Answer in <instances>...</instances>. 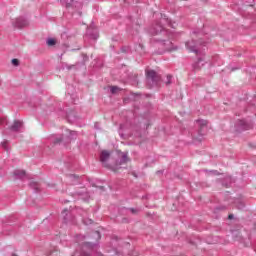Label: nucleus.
<instances>
[{"mask_svg":"<svg viewBox=\"0 0 256 256\" xmlns=\"http://www.w3.org/2000/svg\"><path fill=\"white\" fill-rule=\"evenodd\" d=\"M127 211L131 212L133 215H137L141 210L139 208H126Z\"/></svg>","mask_w":256,"mask_h":256,"instance_id":"b1692460","label":"nucleus"},{"mask_svg":"<svg viewBox=\"0 0 256 256\" xmlns=\"http://www.w3.org/2000/svg\"><path fill=\"white\" fill-rule=\"evenodd\" d=\"M62 141H63V138H60V139L58 138L55 140V143H61Z\"/></svg>","mask_w":256,"mask_h":256,"instance_id":"72a5a7b5","label":"nucleus"},{"mask_svg":"<svg viewBox=\"0 0 256 256\" xmlns=\"http://www.w3.org/2000/svg\"><path fill=\"white\" fill-rule=\"evenodd\" d=\"M23 127V123L21 121H14L13 125L10 126L11 131H19V128Z\"/></svg>","mask_w":256,"mask_h":256,"instance_id":"f3484780","label":"nucleus"},{"mask_svg":"<svg viewBox=\"0 0 256 256\" xmlns=\"http://www.w3.org/2000/svg\"><path fill=\"white\" fill-rule=\"evenodd\" d=\"M87 35L90 39H93V41H97V39H99V32H97V30H88Z\"/></svg>","mask_w":256,"mask_h":256,"instance_id":"2eb2a0df","label":"nucleus"},{"mask_svg":"<svg viewBox=\"0 0 256 256\" xmlns=\"http://www.w3.org/2000/svg\"><path fill=\"white\" fill-rule=\"evenodd\" d=\"M129 161V156L127 153H123L121 159L116 160V169H121L120 165H125Z\"/></svg>","mask_w":256,"mask_h":256,"instance_id":"9b49d317","label":"nucleus"},{"mask_svg":"<svg viewBox=\"0 0 256 256\" xmlns=\"http://www.w3.org/2000/svg\"><path fill=\"white\" fill-rule=\"evenodd\" d=\"M161 82V75L157 74L155 70H146V83L149 89L158 87Z\"/></svg>","mask_w":256,"mask_h":256,"instance_id":"7ed1b4c3","label":"nucleus"},{"mask_svg":"<svg viewBox=\"0 0 256 256\" xmlns=\"http://www.w3.org/2000/svg\"><path fill=\"white\" fill-rule=\"evenodd\" d=\"M65 9L67 13L73 15V13H77V11L81 9V2L75 0H66Z\"/></svg>","mask_w":256,"mask_h":256,"instance_id":"20e7f679","label":"nucleus"},{"mask_svg":"<svg viewBox=\"0 0 256 256\" xmlns=\"http://www.w3.org/2000/svg\"><path fill=\"white\" fill-rule=\"evenodd\" d=\"M94 128L97 129V130L101 129V128L99 127V122H95Z\"/></svg>","mask_w":256,"mask_h":256,"instance_id":"7c9ffc66","label":"nucleus"},{"mask_svg":"<svg viewBox=\"0 0 256 256\" xmlns=\"http://www.w3.org/2000/svg\"><path fill=\"white\" fill-rule=\"evenodd\" d=\"M56 43H57V39L55 38H48L46 41V45H48V47H55Z\"/></svg>","mask_w":256,"mask_h":256,"instance_id":"aec40b11","label":"nucleus"},{"mask_svg":"<svg viewBox=\"0 0 256 256\" xmlns=\"http://www.w3.org/2000/svg\"><path fill=\"white\" fill-rule=\"evenodd\" d=\"M12 256H17V254H12Z\"/></svg>","mask_w":256,"mask_h":256,"instance_id":"a19ab883","label":"nucleus"},{"mask_svg":"<svg viewBox=\"0 0 256 256\" xmlns=\"http://www.w3.org/2000/svg\"><path fill=\"white\" fill-rule=\"evenodd\" d=\"M228 219H229V221H231L232 219H235V215L229 214V215H228Z\"/></svg>","mask_w":256,"mask_h":256,"instance_id":"2f4dec72","label":"nucleus"},{"mask_svg":"<svg viewBox=\"0 0 256 256\" xmlns=\"http://www.w3.org/2000/svg\"><path fill=\"white\" fill-rule=\"evenodd\" d=\"M203 65H205V58L198 57L197 61L192 64V71L201 70V67H203Z\"/></svg>","mask_w":256,"mask_h":256,"instance_id":"1a4fd4ad","label":"nucleus"},{"mask_svg":"<svg viewBox=\"0 0 256 256\" xmlns=\"http://www.w3.org/2000/svg\"><path fill=\"white\" fill-rule=\"evenodd\" d=\"M234 205L236 209H239L240 211L245 209V202L239 198L234 200Z\"/></svg>","mask_w":256,"mask_h":256,"instance_id":"dca6fc26","label":"nucleus"},{"mask_svg":"<svg viewBox=\"0 0 256 256\" xmlns=\"http://www.w3.org/2000/svg\"><path fill=\"white\" fill-rule=\"evenodd\" d=\"M117 91H121V88L118 86H111L110 93H112V95H115V93H117Z\"/></svg>","mask_w":256,"mask_h":256,"instance_id":"412c9836","label":"nucleus"},{"mask_svg":"<svg viewBox=\"0 0 256 256\" xmlns=\"http://www.w3.org/2000/svg\"><path fill=\"white\" fill-rule=\"evenodd\" d=\"M76 195H78V197H81V199H83L84 201H89V192H87V191L76 192Z\"/></svg>","mask_w":256,"mask_h":256,"instance_id":"a211bd4d","label":"nucleus"},{"mask_svg":"<svg viewBox=\"0 0 256 256\" xmlns=\"http://www.w3.org/2000/svg\"><path fill=\"white\" fill-rule=\"evenodd\" d=\"M231 71H237V68H232Z\"/></svg>","mask_w":256,"mask_h":256,"instance_id":"ea45409f","label":"nucleus"},{"mask_svg":"<svg viewBox=\"0 0 256 256\" xmlns=\"http://www.w3.org/2000/svg\"><path fill=\"white\" fill-rule=\"evenodd\" d=\"M77 137H79L77 131L66 129L65 144L69 145L73 143V141H77Z\"/></svg>","mask_w":256,"mask_h":256,"instance_id":"423d86ee","label":"nucleus"},{"mask_svg":"<svg viewBox=\"0 0 256 256\" xmlns=\"http://www.w3.org/2000/svg\"><path fill=\"white\" fill-rule=\"evenodd\" d=\"M185 47L186 49H188V51H190V53H195L196 55H199V49L197 48V41H195L194 39L187 41L185 43Z\"/></svg>","mask_w":256,"mask_h":256,"instance_id":"0eeeda50","label":"nucleus"},{"mask_svg":"<svg viewBox=\"0 0 256 256\" xmlns=\"http://www.w3.org/2000/svg\"><path fill=\"white\" fill-rule=\"evenodd\" d=\"M83 55V61L82 62H77L74 65H66V68L68 71H71L73 69L74 71H79L81 68L85 67V62L89 61V56L87 54H82Z\"/></svg>","mask_w":256,"mask_h":256,"instance_id":"39448f33","label":"nucleus"},{"mask_svg":"<svg viewBox=\"0 0 256 256\" xmlns=\"http://www.w3.org/2000/svg\"><path fill=\"white\" fill-rule=\"evenodd\" d=\"M196 122L198 123V125H200L201 128L203 127H207V120H196Z\"/></svg>","mask_w":256,"mask_h":256,"instance_id":"5701e85b","label":"nucleus"},{"mask_svg":"<svg viewBox=\"0 0 256 256\" xmlns=\"http://www.w3.org/2000/svg\"><path fill=\"white\" fill-rule=\"evenodd\" d=\"M255 127V122L249 119H238L234 124V131L236 133H243V131H251Z\"/></svg>","mask_w":256,"mask_h":256,"instance_id":"f03ea898","label":"nucleus"},{"mask_svg":"<svg viewBox=\"0 0 256 256\" xmlns=\"http://www.w3.org/2000/svg\"><path fill=\"white\" fill-rule=\"evenodd\" d=\"M66 119L68 123L73 125V123H77V121H79V116H77V113H75V111H71L66 114Z\"/></svg>","mask_w":256,"mask_h":256,"instance_id":"9d476101","label":"nucleus"},{"mask_svg":"<svg viewBox=\"0 0 256 256\" xmlns=\"http://www.w3.org/2000/svg\"><path fill=\"white\" fill-rule=\"evenodd\" d=\"M227 209V206H217L215 209H214V212L215 213H219V211H225Z\"/></svg>","mask_w":256,"mask_h":256,"instance_id":"393cba45","label":"nucleus"},{"mask_svg":"<svg viewBox=\"0 0 256 256\" xmlns=\"http://www.w3.org/2000/svg\"><path fill=\"white\" fill-rule=\"evenodd\" d=\"M27 25H29V21H27L26 19H16V27H19L21 29L23 27H27Z\"/></svg>","mask_w":256,"mask_h":256,"instance_id":"4468645a","label":"nucleus"},{"mask_svg":"<svg viewBox=\"0 0 256 256\" xmlns=\"http://www.w3.org/2000/svg\"><path fill=\"white\" fill-rule=\"evenodd\" d=\"M120 51L121 53H129V51H131V46H122Z\"/></svg>","mask_w":256,"mask_h":256,"instance_id":"4be33fe9","label":"nucleus"},{"mask_svg":"<svg viewBox=\"0 0 256 256\" xmlns=\"http://www.w3.org/2000/svg\"><path fill=\"white\" fill-rule=\"evenodd\" d=\"M99 189H101L102 191H105V187L104 186H100Z\"/></svg>","mask_w":256,"mask_h":256,"instance_id":"4c0bfd02","label":"nucleus"},{"mask_svg":"<svg viewBox=\"0 0 256 256\" xmlns=\"http://www.w3.org/2000/svg\"><path fill=\"white\" fill-rule=\"evenodd\" d=\"M79 49H81V48H77V49H72V51H79Z\"/></svg>","mask_w":256,"mask_h":256,"instance_id":"58836bf2","label":"nucleus"},{"mask_svg":"<svg viewBox=\"0 0 256 256\" xmlns=\"http://www.w3.org/2000/svg\"><path fill=\"white\" fill-rule=\"evenodd\" d=\"M193 35H203V32H201V30H194L192 32Z\"/></svg>","mask_w":256,"mask_h":256,"instance_id":"c756f323","label":"nucleus"},{"mask_svg":"<svg viewBox=\"0 0 256 256\" xmlns=\"http://www.w3.org/2000/svg\"><path fill=\"white\" fill-rule=\"evenodd\" d=\"M81 183L79 175L68 174L66 175V185H79Z\"/></svg>","mask_w":256,"mask_h":256,"instance_id":"6e6552de","label":"nucleus"},{"mask_svg":"<svg viewBox=\"0 0 256 256\" xmlns=\"http://www.w3.org/2000/svg\"><path fill=\"white\" fill-rule=\"evenodd\" d=\"M142 199H149V195L143 196Z\"/></svg>","mask_w":256,"mask_h":256,"instance_id":"e433bc0d","label":"nucleus"},{"mask_svg":"<svg viewBox=\"0 0 256 256\" xmlns=\"http://www.w3.org/2000/svg\"><path fill=\"white\" fill-rule=\"evenodd\" d=\"M4 122H5V119H0V125H3Z\"/></svg>","mask_w":256,"mask_h":256,"instance_id":"c9c22d12","label":"nucleus"},{"mask_svg":"<svg viewBox=\"0 0 256 256\" xmlns=\"http://www.w3.org/2000/svg\"><path fill=\"white\" fill-rule=\"evenodd\" d=\"M84 225H93V221L89 218L83 219Z\"/></svg>","mask_w":256,"mask_h":256,"instance_id":"cd10ccee","label":"nucleus"},{"mask_svg":"<svg viewBox=\"0 0 256 256\" xmlns=\"http://www.w3.org/2000/svg\"><path fill=\"white\" fill-rule=\"evenodd\" d=\"M148 33L154 37H158L154 38L153 41L154 43H158L164 51H177L178 47L173 46V42L171 41L173 39V32L166 29L161 21L156 20L152 24V27L148 29Z\"/></svg>","mask_w":256,"mask_h":256,"instance_id":"f257e3e1","label":"nucleus"},{"mask_svg":"<svg viewBox=\"0 0 256 256\" xmlns=\"http://www.w3.org/2000/svg\"><path fill=\"white\" fill-rule=\"evenodd\" d=\"M15 175H17L18 177H25L26 173L24 170H17L15 172Z\"/></svg>","mask_w":256,"mask_h":256,"instance_id":"bb28decb","label":"nucleus"},{"mask_svg":"<svg viewBox=\"0 0 256 256\" xmlns=\"http://www.w3.org/2000/svg\"><path fill=\"white\" fill-rule=\"evenodd\" d=\"M127 33L132 37L139 35V24H136L135 26H128Z\"/></svg>","mask_w":256,"mask_h":256,"instance_id":"f8f14e48","label":"nucleus"},{"mask_svg":"<svg viewBox=\"0 0 256 256\" xmlns=\"http://www.w3.org/2000/svg\"><path fill=\"white\" fill-rule=\"evenodd\" d=\"M161 19H164V21H166L168 27L175 29V26H173V22L171 21V19L167 18V15L161 14Z\"/></svg>","mask_w":256,"mask_h":256,"instance_id":"6ab92c4d","label":"nucleus"},{"mask_svg":"<svg viewBox=\"0 0 256 256\" xmlns=\"http://www.w3.org/2000/svg\"><path fill=\"white\" fill-rule=\"evenodd\" d=\"M156 175H163V170H158V171L156 172Z\"/></svg>","mask_w":256,"mask_h":256,"instance_id":"f704fd0d","label":"nucleus"},{"mask_svg":"<svg viewBox=\"0 0 256 256\" xmlns=\"http://www.w3.org/2000/svg\"><path fill=\"white\" fill-rule=\"evenodd\" d=\"M109 157H111V153L107 150H102L100 154V162L107 163V161H109Z\"/></svg>","mask_w":256,"mask_h":256,"instance_id":"ddd939ff","label":"nucleus"},{"mask_svg":"<svg viewBox=\"0 0 256 256\" xmlns=\"http://www.w3.org/2000/svg\"><path fill=\"white\" fill-rule=\"evenodd\" d=\"M122 223H129V218H123Z\"/></svg>","mask_w":256,"mask_h":256,"instance_id":"473e14b6","label":"nucleus"},{"mask_svg":"<svg viewBox=\"0 0 256 256\" xmlns=\"http://www.w3.org/2000/svg\"><path fill=\"white\" fill-rule=\"evenodd\" d=\"M166 82H165V84L166 85H171V83H172V79H173V75H171V74H168L167 76H166Z\"/></svg>","mask_w":256,"mask_h":256,"instance_id":"a878e982","label":"nucleus"},{"mask_svg":"<svg viewBox=\"0 0 256 256\" xmlns=\"http://www.w3.org/2000/svg\"><path fill=\"white\" fill-rule=\"evenodd\" d=\"M12 65H15L17 67L19 65V60L18 59H12Z\"/></svg>","mask_w":256,"mask_h":256,"instance_id":"c85d7f7f","label":"nucleus"}]
</instances>
